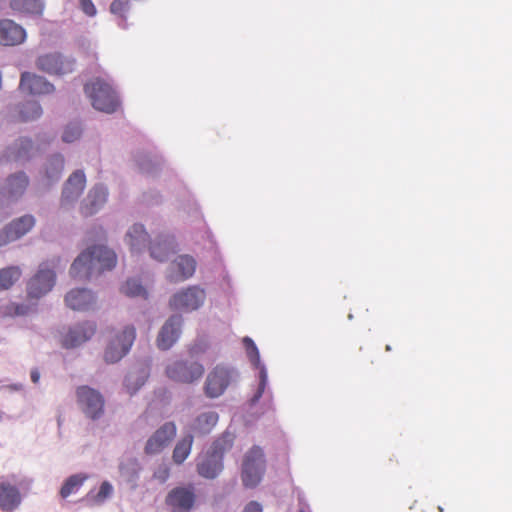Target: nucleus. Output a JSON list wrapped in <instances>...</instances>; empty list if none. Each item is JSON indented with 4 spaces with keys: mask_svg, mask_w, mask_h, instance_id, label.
<instances>
[{
    "mask_svg": "<svg viewBox=\"0 0 512 512\" xmlns=\"http://www.w3.org/2000/svg\"><path fill=\"white\" fill-rule=\"evenodd\" d=\"M172 271L168 278L171 282L183 281L190 278L196 270V261L192 256L180 255L171 265Z\"/></svg>",
    "mask_w": 512,
    "mask_h": 512,
    "instance_id": "4be33fe9",
    "label": "nucleus"
},
{
    "mask_svg": "<svg viewBox=\"0 0 512 512\" xmlns=\"http://www.w3.org/2000/svg\"><path fill=\"white\" fill-rule=\"evenodd\" d=\"M64 157L60 154L53 155L45 164L43 182L49 186L54 182H57L62 175L64 169Z\"/></svg>",
    "mask_w": 512,
    "mask_h": 512,
    "instance_id": "393cba45",
    "label": "nucleus"
},
{
    "mask_svg": "<svg viewBox=\"0 0 512 512\" xmlns=\"http://www.w3.org/2000/svg\"><path fill=\"white\" fill-rule=\"evenodd\" d=\"M37 302L29 301L28 303H15L10 302L0 306V317H18L26 316L36 311Z\"/></svg>",
    "mask_w": 512,
    "mask_h": 512,
    "instance_id": "bb28decb",
    "label": "nucleus"
},
{
    "mask_svg": "<svg viewBox=\"0 0 512 512\" xmlns=\"http://www.w3.org/2000/svg\"><path fill=\"white\" fill-rule=\"evenodd\" d=\"M177 428L173 422H166L159 427L147 440L145 453L154 455L160 453L176 436Z\"/></svg>",
    "mask_w": 512,
    "mask_h": 512,
    "instance_id": "9b49d317",
    "label": "nucleus"
},
{
    "mask_svg": "<svg viewBox=\"0 0 512 512\" xmlns=\"http://www.w3.org/2000/svg\"><path fill=\"white\" fill-rule=\"evenodd\" d=\"M81 10L88 16L94 17L97 14V9L92 0H79Z\"/></svg>",
    "mask_w": 512,
    "mask_h": 512,
    "instance_id": "a19ab883",
    "label": "nucleus"
},
{
    "mask_svg": "<svg viewBox=\"0 0 512 512\" xmlns=\"http://www.w3.org/2000/svg\"><path fill=\"white\" fill-rule=\"evenodd\" d=\"M206 293L198 286H190L175 293L170 301V308L180 311H193L198 309L205 301Z\"/></svg>",
    "mask_w": 512,
    "mask_h": 512,
    "instance_id": "1a4fd4ad",
    "label": "nucleus"
},
{
    "mask_svg": "<svg viewBox=\"0 0 512 512\" xmlns=\"http://www.w3.org/2000/svg\"><path fill=\"white\" fill-rule=\"evenodd\" d=\"M136 338V330L133 326H126L121 334L108 345L104 353V359L107 363L119 361L130 350Z\"/></svg>",
    "mask_w": 512,
    "mask_h": 512,
    "instance_id": "9d476101",
    "label": "nucleus"
},
{
    "mask_svg": "<svg viewBox=\"0 0 512 512\" xmlns=\"http://www.w3.org/2000/svg\"><path fill=\"white\" fill-rule=\"evenodd\" d=\"M219 416L214 411L201 413L195 419L193 429L201 435L209 434L218 422Z\"/></svg>",
    "mask_w": 512,
    "mask_h": 512,
    "instance_id": "c85d7f7f",
    "label": "nucleus"
},
{
    "mask_svg": "<svg viewBox=\"0 0 512 512\" xmlns=\"http://www.w3.org/2000/svg\"><path fill=\"white\" fill-rule=\"evenodd\" d=\"M113 487L108 481L102 482L99 491L95 496V500L98 503L104 502L108 497L112 495Z\"/></svg>",
    "mask_w": 512,
    "mask_h": 512,
    "instance_id": "ea45409f",
    "label": "nucleus"
},
{
    "mask_svg": "<svg viewBox=\"0 0 512 512\" xmlns=\"http://www.w3.org/2000/svg\"><path fill=\"white\" fill-rule=\"evenodd\" d=\"M238 379L239 373L234 367L218 364L207 375L204 393L208 398H218Z\"/></svg>",
    "mask_w": 512,
    "mask_h": 512,
    "instance_id": "7ed1b4c3",
    "label": "nucleus"
},
{
    "mask_svg": "<svg viewBox=\"0 0 512 512\" xmlns=\"http://www.w3.org/2000/svg\"><path fill=\"white\" fill-rule=\"evenodd\" d=\"M243 512H262V507L257 502H250L244 509Z\"/></svg>",
    "mask_w": 512,
    "mask_h": 512,
    "instance_id": "c03bdc74",
    "label": "nucleus"
},
{
    "mask_svg": "<svg viewBox=\"0 0 512 512\" xmlns=\"http://www.w3.org/2000/svg\"><path fill=\"white\" fill-rule=\"evenodd\" d=\"M129 382H130V376L126 378V380H125V386H126V388L128 389L129 393H131V394H132V393H134V392H135V391H136V390H137V389H138V388L143 384V383H141L138 387H136V388H134V389H131V388H130V384H129Z\"/></svg>",
    "mask_w": 512,
    "mask_h": 512,
    "instance_id": "49530a36",
    "label": "nucleus"
},
{
    "mask_svg": "<svg viewBox=\"0 0 512 512\" xmlns=\"http://www.w3.org/2000/svg\"><path fill=\"white\" fill-rule=\"evenodd\" d=\"M386 350H387V351H390V350H391L390 345H387V346H386Z\"/></svg>",
    "mask_w": 512,
    "mask_h": 512,
    "instance_id": "de8ad7c7",
    "label": "nucleus"
},
{
    "mask_svg": "<svg viewBox=\"0 0 512 512\" xmlns=\"http://www.w3.org/2000/svg\"><path fill=\"white\" fill-rule=\"evenodd\" d=\"M56 274L49 269L46 264H41L37 272L28 280L26 284L27 300L38 301L50 292L55 285Z\"/></svg>",
    "mask_w": 512,
    "mask_h": 512,
    "instance_id": "423d86ee",
    "label": "nucleus"
},
{
    "mask_svg": "<svg viewBox=\"0 0 512 512\" xmlns=\"http://www.w3.org/2000/svg\"><path fill=\"white\" fill-rule=\"evenodd\" d=\"M193 445V436L188 434L179 440L173 450L172 459L176 464H182L190 455Z\"/></svg>",
    "mask_w": 512,
    "mask_h": 512,
    "instance_id": "2f4dec72",
    "label": "nucleus"
},
{
    "mask_svg": "<svg viewBox=\"0 0 512 512\" xmlns=\"http://www.w3.org/2000/svg\"><path fill=\"white\" fill-rule=\"evenodd\" d=\"M26 32L22 26L10 19L0 20V45L15 46L23 43Z\"/></svg>",
    "mask_w": 512,
    "mask_h": 512,
    "instance_id": "6ab92c4d",
    "label": "nucleus"
},
{
    "mask_svg": "<svg viewBox=\"0 0 512 512\" xmlns=\"http://www.w3.org/2000/svg\"><path fill=\"white\" fill-rule=\"evenodd\" d=\"M128 2L125 0H114L110 5L113 14L123 15L127 10Z\"/></svg>",
    "mask_w": 512,
    "mask_h": 512,
    "instance_id": "79ce46f5",
    "label": "nucleus"
},
{
    "mask_svg": "<svg viewBox=\"0 0 512 512\" xmlns=\"http://www.w3.org/2000/svg\"><path fill=\"white\" fill-rule=\"evenodd\" d=\"M42 115V108L39 103L29 101L22 105L19 111V121L28 122L38 119Z\"/></svg>",
    "mask_w": 512,
    "mask_h": 512,
    "instance_id": "f704fd0d",
    "label": "nucleus"
},
{
    "mask_svg": "<svg viewBox=\"0 0 512 512\" xmlns=\"http://www.w3.org/2000/svg\"><path fill=\"white\" fill-rule=\"evenodd\" d=\"M77 403L90 419H99L104 413V398L95 389L83 385L76 389Z\"/></svg>",
    "mask_w": 512,
    "mask_h": 512,
    "instance_id": "0eeeda50",
    "label": "nucleus"
},
{
    "mask_svg": "<svg viewBox=\"0 0 512 512\" xmlns=\"http://www.w3.org/2000/svg\"><path fill=\"white\" fill-rule=\"evenodd\" d=\"M96 331L94 323H84L77 325L62 337V345L65 348H74L89 340Z\"/></svg>",
    "mask_w": 512,
    "mask_h": 512,
    "instance_id": "aec40b11",
    "label": "nucleus"
},
{
    "mask_svg": "<svg viewBox=\"0 0 512 512\" xmlns=\"http://www.w3.org/2000/svg\"><path fill=\"white\" fill-rule=\"evenodd\" d=\"M85 185L86 177L84 172L82 170L73 172L65 182L62 191L61 205L63 207L72 205L83 193Z\"/></svg>",
    "mask_w": 512,
    "mask_h": 512,
    "instance_id": "2eb2a0df",
    "label": "nucleus"
},
{
    "mask_svg": "<svg viewBox=\"0 0 512 512\" xmlns=\"http://www.w3.org/2000/svg\"><path fill=\"white\" fill-rule=\"evenodd\" d=\"M243 344H244V347L246 349V353H247L251 363L255 367H258L259 366V361H260V354H259L258 348L255 345L254 341L251 338H249V337H245L243 339Z\"/></svg>",
    "mask_w": 512,
    "mask_h": 512,
    "instance_id": "4c0bfd02",
    "label": "nucleus"
},
{
    "mask_svg": "<svg viewBox=\"0 0 512 512\" xmlns=\"http://www.w3.org/2000/svg\"><path fill=\"white\" fill-rule=\"evenodd\" d=\"M182 322L180 315H173L166 321L157 337V346L160 349L167 350L173 346L181 333Z\"/></svg>",
    "mask_w": 512,
    "mask_h": 512,
    "instance_id": "f3484780",
    "label": "nucleus"
},
{
    "mask_svg": "<svg viewBox=\"0 0 512 512\" xmlns=\"http://www.w3.org/2000/svg\"><path fill=\"white\" fill-rule=\"evenodd\" d=\"M175 253V240L172 236H160L150 246V255L157 261L163 262Z\"/></svg>",
    "mask_w": 512,
    "mask_h": 512,
    "instance_id": "b1692460",
    "label": "nucleus"
},
{
    "mask_svg": "<svg viewBox=\"0 0 512 512\" xmlns=\"http://www.w3.org/2000/svg\"><path fill=\"white\" fill-rule=\"evenodd\" d=\"M36 66L48 74L63 75L73 71L74 61L63 58L59 53H49L38 57Z\"/></svg>",
    "mask_w": 512,
    "mask_h": 512,
    "instance_id": "f8f14e48",
    "label": "nucleus"
},
{
    "mask_svg": "<svg viewBox=\"0 0 512 512\" xmlns=\"http://www.w3.org/2000/svg\"><path fill=\"white\" fill-rule=\"evenodd\" d=\"M167 377L179 383H192L200 379L204 374V367L199 362L174 361L166 367Z\"/></svg>",
    "mask_w": 512,
    "mask_h": 512,
    "instance_id": "6e6552de",
    "label": "nucleus"
},
{
    "mask_svg": "<svg viewBox=\"0 0 512 512\" xmlns=\"http://www.w3.org/2000/svg\"><path fill=\"white\" fill-rule=\"evenodd\" d=\"M28 184V177L24 173L20 172L11 175L6 182L7 193L11 197L21 196L28 187Z\"/></svg>",
    "mask_w": 512,
    "mask_h": 512,
    "instance_id": "7c9ffc66",
    "label": "nucleus"
},
{
    "mask_svg": "<svg viewBox=\"0 0 512 512\" xmlns=\"http://www.w3.org/2000/svg\"><path fill=\"white\" fill-rule=\"evenodd\" d=\"M34 225L35 218L32 215H24L15 219L0 230V245L4 246L21 238L28 233Z\"/></svg>",
    "mask_w": 512,
    "mask_h": 512,
    "instance_id": "ddd939ff",
    "label": "nucleus"
},
{
    "mask_svg": "<svg viewBox=\"0 0 512 512\" xmlns=\"http://www.w3.org/2000/svg\"><path fill=\"white\" fill-rule=\"evenodd\" d=\"M169 475V468L166 465H162L158 467V469L154 472L153 477L157 479L160 483H164L169 478Z\"/></svg>",
    "mask_w": 512,
    "mask_h": 512,
    "instance_id": "37998d69",
    "label": "nucleus"
},
{
    "mask_svg": "<svg viewBox=\"0 0 512 512\" xmlns=\"http://www.w3.org/2000/svg\"><path fill=\"white\" fill-rule=\"evenodd\" d=\"M65 302L73 310H88L95 303V297L87 289H74L67 293Z\"/></svg>",
    "mask_w": 512,
    "mask_h": 512,
    "instance_id": "5701e85b",
    "label": "nucleus"
},
{
    "mask_svg": "<svg viewBox=\"0 0 512 512\" xmlns=\"http://www.w3.org/2000/svg\"><path fill=\"white\" fill-rule=\"evenodd\" d=\"M30 376H31V380H32L33 383L37 384L39 382V380H40V373H39L38 369H33L31 371Z\"/></svg>",
    "mask_w": 512,
    "mask_h": 512,
    "instance_id": "a18cd8bd",
    "label": "nucleus"
},
{
    "mask_svg": "<svg viewBox=\"0 0 512 512\" xmlns=\"http://www.w3.org/2000/svg\"><path fill=\"white\" fill-rule=\"evenodd\" d=\"M108 192L102 185H95L81 204V214L84 217L91 216L99 211L106 203Z\"/></svg>",
    "mask_w": 512,
    "mask_h": 512,
    "instance_id": "412c9836",
    "label": "nucleus"
},
{
    "mask_svg": "<svg viewBox=\"0 0 512 512\" xmlns=\"http://www.w3.org/2000/svg\"><path fill=\"white\" fill-rule=\"evenodd\" d=\"M84 90L95 109L106 113H113L117 110L119 100L108 83L101 79H95L86 84Z\"/></svg>",
    "mask_w": 512,
    "mask_h": 512,
    "instance_id": "20e7f679",
    "label": "nucleus"
},
{
    "mask_svg": "<svg viewBox=\"0 0 512 512\" xmlns=\"http://www.w3.org/2000/svg\"><path fill=\"white\" fill-rule=\"evenodd\" d=\"M33 150V143L31 139L21 138L19 139L13 148L9 149V158L19 161L26 160L30 156V152Z\"/></svg>",
    "mask_w": 512,
    "mask_h": 512,
    "instance_id": "473e14b6",
    "label": "nucleus"
},
{
    "mask_svg": "<svg viewBox=\"0 0 512 512\" xmlns=\"http://www.w3.org/2000/svg\"><path fill=\"white\" fill-rule=\"evenodd\" d=\"M87 479V476L84 474H74L70 476L63 484L60 495L62 498H67L72 494H75L79 491L84 481Z\"/></svg>",
    "mask_w": 512,
    "mask_h": 512,
    "instance_id": "72a5a7b5",
    "label": "nucleus"
},
{
    "mask_svg": "<svg viewBox=\"0 0 512 512\" xmlns=\"http://www.w3.org/2000/svg\"><path fill=\"white\" fill-rule=\"evenodd\" d=\"M82 134V128L77 123L68 124L63 131L62 140L65 143H73L78 140Z\"/></svg>",
    "mask_w": 512,
    "mask_h": 512,
    "instance_id": "e433bc0d",
    "label": "nucleus"
},
{
    "mask_svg": "<svg viewBox=\"0 0 512 512\" xmlns=\"http://www.w3.org/2000/svg\"><path fill=\"white\" fill-rule=\"evenodd\" d=\"M19 266H7L0 269V292L11 289L21 278Z\"/></svg>",
    "mask_w": 512,
    "mask_h": 512,
    "instance_id": "c756f323",
    "label": "nucleus"
},
{
    "mask_svg": "<svg viewBox=\"0 0 512 512\" xmlns=\"http://www.w3.org/2000/svg\"><path fill=\"white\" fill-rule=\"evenodd\" d=\"M9 6L17 13L40 17L45 3L43 0H9Z\"/></svg>",
    "mask_w": 512,
    "mask_h": 512,
    "instance_id": "a878e982",
    "label": "nucleus"
},
{
    "mask_svg": "<svg viewBox=\"0 0 512 512\" xmlns=\"http://www.w3.org/2000/svg\"><path fill=\"white\" fill-rule=\"evenodd\" d=\"M115 252L104 245H95L83 251L72 263L70 275L74 279L88 280L115 267Z\"/></svg>",
    "mask_w": 512,
    "mask_h": 512,
    "instance_id": "f257e3e1",
    "label": "nucleus"
},
{
    "mask_svg": "<svg viewBox=\"0 0 512 512\" xmlns=\"http://www.w3.org/2000/svg\"><path fill=\"white\" fill-rule=\"evenodd\" d=\"M256 368L259 369L260 382H259V387H258L257 393L255 394V396L253 398V401H258L261 398V396L266 388V384H267V371H266L265 367L263 365H261V363L259 362V366Z\"/></svg>",
    "mask_w": 512,
    "mask_h": 512,
    "instance_id": "58836bf2",
    "label": "nucleus"
},
{
    "mask_svg": "<svg viewBox=\"0 0 512 512\" xmlns=\"http://www.w3.org/2000/svg\"><path fill=\"white\" fill-rule=\"evenodd\" d=\"M264 472L265 458L263 450L258 446H254L244 456L241 473L244 486L248 488L257 486Z\"/></svg>",
    "mask_w": 512,
    "mask_h": 512,
    "instance_id": "39448f33",
    "label": "nucleus"
},
{
    "mask_svg": "<svg viewBox=\"0 0 512 512\" xmlns=\"http://www.w3.org/2000/svg\"><path fill=\"white\" fill-rule=\"evenodd\" d=\"M22 496L19 488L13 485L5 477L0 478V509L4 512H12L19 507Z\"/></svg>",
    "mask_w": 512,
    "mask_h": 512,
    "instance_id": "a211bd4d",
    "label": "nucleus"
},
{
    "mask_svg": "<svg viewBox=\"0 0 512 512\" xmlns=\"http://www.w3.org/2000/svg\"><path fill=\"white\" fill-rule=\"evenodd\" d=\"M127 242L132 252L142 251L148 242V234L141 224L133 225L126 235Z\"/></svg>",
    "mask_w": 512,
    "mask_h": 512,
    "instance_id": "cd10ccee",
    "label": "nucleus"
},
{
    "mask_svg": "<svg viewBox=\"0 0 512 512\" xmlns=\"http://www.w3.org/2000/svg\"><path fill=\"white\" fill-rule=\"evenodd\" d=\"M233 445V438L230 434H223L217 438L210 448L201 453L197 459L198 474L207 479L216 478L223 470V456Z\"/></svg>",
    "mask_w": 512,
    "mask_h": 512,
    "instance_id": "f03ea898",
    "label": "nucleus"
},
{
    "mask_svg": "<svg viewBox=\"0 0 512 512\" xmlns=\"http://www.w3.org/2000/svg\"><path fill=\"white\" fill-rule=\"evenodd\" d=\"M121 291L129 297H142L146 299L148 296L146 289L135 279L127 280L122 286Z\"/></svg>",
    "mask_w": 512,
    "mask_h": 512,
    "instance_id": "c9c22d12",
    "label": "nucleus"
},
{
    "mask_svg": "<svg viewBox=\"0 0 512 512\" xmlns=\"http://www.w3.org/2000/svg\"><path fill=\"white\" fill-rule=\"evenodd\" d=\"M195 500L193 486L176 487L168 493L166 504L171 507L173 512H189L193 508Z\"/></svg>",
    "mask_w": 512,
    "mask_h": 512,
    "instance_id": "4468645a",
    "label": "nucleus"
},
{
    "mask_svg": "<svg viewBox=\"0 0 512 512\" xmlns=\"http://www.w3.org/2000/svg\"><path fill=\"white\" fill-rule=\"evenodd\" d=\"M19 90L31 95H42L52 93L54 86L42 76L23 72L20 78Z\"/></svg>",
    "mask_w": 512,
    "mask_h": 512,
    "instance_id": "dca6fc26",
    "label": "nucleus"
}]
</instances>
